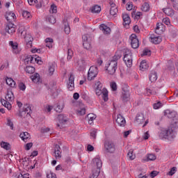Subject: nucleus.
I'll list each match as a JSON object with an SVG mask.
<instances>
[{
  "instance_id": "obj_1",
  "label": "nucleus",
  "mask_w": 178,
  "mask_h": 178,
  "mask_svg": "<svg viewBox=\"0 0 178 178\" xmlns=\"http://www.w3.org/2000/svg\"><path fill=\"white\" fill-rule=\"evenodd\" d=\"M122 58L120 54H116L111 60L106 64V70H107L108 74L113 75L116 73L118 70V60Z\"/></svg>"
},
{
  "instance_id": "obj_2",
  "label": "nucleus",
  "mask_w": 178,
  "mask_h": 178,
  "mask_svg": "<svg viewBox=\"0 0 178 178\" xmlns=\"http://www.w3.org/2000/svg\"><path fill=\"white\" fill-rule=\"evenodd\" d=\"M5 98L6 100L3 99H1L0 102L3 105V106L7 108L8 111H10V109H12V104H10V102H13L15 99V95H13V92L10 90L7 91Z\"/></svg>"
},
{
  "instance_id": "obj_3",
  "label": "nucleus",
  "mask_w": 178,
  "mask_h": 178,
  "mask_svg": "<svg viewBox=\"0 0 178 178\" xmlns=\"http://www.w3.org/2000/svg\"><path fill=\"white\" fill-rule=\"evenodd\" d=\"M159 137L161 140H169L172 141L173 138H176V133L173 131L172 129H162L159 134Z\"/></svg>"
},
{
  "instance_id": "obj_4",
  "label": "nucleus",
  "mask_w": 178,
  "mask_h": 178,
  "mask_svg": "<svg viewBox=\"0 0 178 178\" xmlns=\"http://www.w3.org/2000/svg\"><path fill=\"white\" fill-rule=\"evenodd\" d=\"M124 62L127 67H131L133 65V53L129 49H126L124 53Z\"/></svg>"
},
{
  "instance_id": "obj_5",
  "label": "nucleus",
  "mask_w": 178,
  "mask_h": 178,
  "mask_svg": "<svg viewBox=\"0 0 178 178\" xmlns=\"http://www.w3.org/2000/svg\"><path fill=\"white\" fill-rule=\"evenodd\" d=\"M97 76H98V67L95 65H92L88 70V80L91 81L92 80H94Z\"/></svg>"
},
{
  "instance_id": "obj_6",
  "label": "nucleus",
  "mask_w": 178,
  "mask_h": 178,
  "mask_svg": "<svg viewBox=\"0 0 178 178\" xmlns=\"http://www.w3.org/2000/svg\"><path fill=\"white\" fill-rule=\"evenodd\" d=\"M104 151L108 154H113L116 151V145L112 141H106L104 143Z\"/></svg>"
},
{
  "instance_id": "obj_7",
  "label": "nucleus",
  "mask_w": 178,
  "mask_h": 178,
  "mask_svg": "<svg viewBox=\"0 0 178 178\" xmlns=\"http://www.w3.org/2000/svg\"><path fill=\"white\" fill-rule=\"evenodd\" d=\"M129 40L131 41V45L132 48H134V49H137V48L140 47V42L136 34L131 35V36L129 37Z\"/></svg>"
},
{
  "instance_id": "obj_8",
  "label": "nucleus",
  "mask_w": 178,
  "mask_h": 178,
  "mask_svg": "<svg viewBox=\"0 0 178 178\" xmlns=\"http://www.w3.org/2000/svg\"><path fill=\"white\" fill-rule=\"evenodd\" d=\"M83 46L86 49H88L91 47V38L90 35L86 34L82 36Z\"/></svg>"
},
{
  "instance_id": "obj_9",
  "label": "nucleus",
  "mask_w": 178,
  "mask_h": 178,
  "mask_svg": "<svg viewBox=\"0 0 178 178\" xmlns=\"http://www.w3.org/2000/svg\"><path fill=\"white\" fill-rule=\"evenodd\" d=\"M93 163V168L92 170H99V172L101 173V168H102V161L101 159L96 157L92 160Z\"/></svg>"
},
{
  "instance_id": "obj_10",
  "label": "nucleus",
  "mask_w": 178,
  "mask_h": 178,
  "mask_svg": "<svg viewBox=\"0 0 178 178\" xmlns=\"http://www.w3.org/2000/svg\"><path fill=\"white\" fill-rule=\"evenodd\" d=\"M149 40L150 42L155 44H161V42H162V38L154 33H149Z\"/></svg>"
},
{
  "instance_id": "obj_11",
  "label": "nucleus",
  "mask_w": 178,
  "mask_h": 178,
  "mask_svg": "<svg viewBox=\"0 0 178 178\" xmlns=\"http://www.w3.org/2000/svg\"><path fill=\"white\" fill-rule=\"evenodd\" d=\"M58 123L57 124V127L62 129L63 124L67 122V117L65 116L63 114L58 115Z\"/></svg>"
},
{
  "instance_id": "obj_12",
  "label": "nucleus",
  "mask_w": 178,
  "mask_h": 178,
  "mask_svg": "<svg viewBox=\"0 0 178 178\" xmlns=\"http://www.w3.org/2000/svg\"><path fill=\"white\" fill-rule=\"evenodd\" d=\"M96 95H97L98 96L102 95V98L105 102H106V101L109 99V98L108 97V90L106 89H96Z\"/></svg>"
},
{
  "instance_id": "obj_13",
  "label": "nucleus",
  "mask_w": 178,
  "mask_h": 178,
  "mask_svg": "<svg viewBox=\"0 0 178 178\" xmlns=\"http://www.w3.org/2000/svg\"><path fill=\"white\" fill-rule=\"evenodd\" d=\"M16 31V25L12 22H8L6 26V32L8 34H13Z\"/></svg>"
},
{
  "instance_id": "obj_14",
  "label": "nucleus",
  "mask_w": 178,
  "mask_h": 178,
  "mask_svg": "<svg viewBox=\"0 0 178 178\" xmlns=\"http://www.w3.org/2000/svg\"><path fill=\"white\" fill-rule=\"evenodd\" d=\"M62 151L60 149V146L58 145H56L54 147V156H55L56 159H60L62 158Z\"/></svg>"
},
{
  "instance_id": "obj_15",
  "label": "nucleus",
  "mask_w": 178,
  "mask_h": 178,
  "mask_svg": "<svg viewBox=\"0 0 178 178\" xmlns=\"http://www.w3.org/2000/svg\"><path fill=\"white\" fill-rule=\"evenodd\" d=\"M67 88L70 91H73L74 90V76L72 74L69 77Z\"/></svg>"
},
{
  "instance_id": "obj_16",
  "label": "nucleus",
  "mask_w": 178,
  "mask_h": 178,
  "mask_svg": "<svg viewBox=\"0 0 178 178\" xmlns=\"http://www.w3.org/2000/svg\"><path fill=\"white\" fill-rule=\"evenodd\" d=\"M6 19L8 23H12L13 22L16 21V15L10 11L7 12L6 14Z\"/></svg>"
},
{
  "instance_id": "obj_17",
  "label": "nucleus",
  "mask_w": 178,
  "mask_h": 178,
  "mask_svg": "<svg viewBox=\"0 0 178 178\" xmlns=\"http://www.w3.org/2000/svg\"><path fill=\"white\" fill-rule=\"evenodd\" d=\"M122 19H123V26L125 27L129 28L130 23H131V19H130V16L128 14H122Z\"/></svg>"
},
{
  "instance_id": "obj_18",
  "label": "nucleus",
  "mask_w": 178,
  "mask_h": 178,
  "mask_svg": "<svg viewBox=\"0 0 178 178\" xmlns=\"http://www.w3.org/2000/svg\"><path fill=\"white\" fill-rule=\"evenodd\" d=\"M116 123H118V125H120L121 127H124L126 125V120L124 118L122 115L118 114L117 115V119H116Z\"/></svg>"
},
{
  "instance_id": "obj_19",
  "label": "nucleus",
  "mask_w": 178,
  "mask_h": 178,
  "mask_svg": "<svg viewBox=\"0 0 178 178\" xmlns=\"http://www.w3.org/2000/svg\"><path fill=\"white\" fill-rule=\"evenodd\" d=\"M26 115V118L30 116L31 113V106L29 104H26L24 106L23 111L21 112V116L22 115Z\"/></svg>"
},
{
  "instance_id": "obj_20",
  "label": "nucleus",
  "mask_w": 178,
  "mask_h": 178,
  "mask_svg": "<svg viewBox=\"0 0 178 178\" xmlns=\"http://www.w3.org/2000/svg\"><path fill=\"white\" fill-rule=\"evenodd\" d=\"M158 92V88L155 86H152L149 88H146V94L147 95H155Z\"/></svg>"
},
{
  "instance_id": "obj_21",
  "label": "nucleus",
  "mask_w": 178,
  "mask_h": 178,
  "mask_svg": "<svg viewBox=\"0 0 178 178\" xmlns=\"http://www.w3.org/2000/svg\"><path fill=\"white\" fill-rule=\"evenodd\" d=\"M165 116H167L169 119H174L177 115L176 111H170V110H165L164 112Z\"/></svg>"
},
{
  "instance_id": "obj_22",
  "label": "nucleus",
  "mask_w": 178,
  "mask_h": 178,
  "mask_svg": "<svg viewBox=\"0 0 178 178\" xmlns=\"http://www.w3.org/2000/svg\"><path fill=\"white\" fill-rule=\"evenodd\" d=\"M121 99L123 102H127L130 100V92L127 90H124L122 92Z\"/></svg>"
},
{
  "instance_id": "obj_23",
  "label": "nucleus",
  "mask_w": 178,
  "mask_h": 178,
  "mask_svg": "<svg viewBox=\"0 0 178 178\" xmlns=\"http://www.w3.org/2000/svg\"><path fill=\"white\" fill-rule=\"evenodd\" d=\"M145 120V119L144 118V114L143 113L137 114L136 117V122L138 124H143Z\"/></svg>"
},
{
  "instance_id": "obj_24",
  "label": "nucleus",
  "mask_w": 178,
  "mask_h": 178,
  "mask_svg": "<svg viewBox=\"0 0 178 178\" xmlns=\"http://www.w3.org/2000/svg\"><path fill=\"white\" fill-rule=\"evenodd\" d=\"M100 30H102V31L104 33V34H106L108 35V34H111V28H109L108 26H106V24H101L99 26Z\"/></svg>"
},
{
  "instance_id": "obj_25",
  "label": "nucleus",
  "mask_w": 178,
  "mask_h": 178,
  "mask_svg": "<svg viewBox=\"0 0 178 178\" xmlns=\"http://www.w3.org/2000/svg\"><path fill=\"white\" fill-rule=\"evenodd\" d=\"M118 12H119V10H118L116 4L114 3H111L110 15H111V16H115L117 15Z\"/></svg>"
},
{
  "instance_id": "obj_26",
  "label": "nucleus",
  "mask_w": 178,
  "mask_h": 178,
  "mask_svg": "<svg viewBox=\"0 0 178 178\" xmlns=\"http://www.w3.org/2000/svg\"><path fill=\"white\" fill-rule=\"evenodd\" d=\"M55 67H56V64L55 63H51L49 65V70H48V75L52 76L55 72Z\"/></svg>"
},
{
  "instance_id": "obj_27",
  "label": "nucleus",
  "mask_w": 178,
  "mask_h": 178,
  "mask_svg": "<svg viewBox=\"0 0 178 178\" xmlns=\"http://www.w3.org/2000/svg\"><path fill=\"white\" fill-rule=\"evenodd\" d=\"M77 66L79 69V70H83L87 66V63L86 62V60L83 58H81L78 62H77Z\"/></svg>"
},
{
  "instance_id": "obj_28",
  "label": "nucleus",
  "mask_w": 178,
  "mask_h": 178,
  "mask_svg": "<svg viewBox=\"0 0 178 178\" xmlns=\"http://www.w3.org/2000/svg\"><path fill=\"white\" fill-rule=\"evenodd\" d=\"M24 40L26 42V45L28 47H31L33 44V36L30 34H26V36L24 37Z\"/></svg>"
},
{
  "instance_id": "obj_29",
  "label": "nucleus",
  "mask_w": 178,
  "mask_h": 178,
  "mask_svg": "<svg viewBox=\"0 0 178 178\" xmlns=\"http://www.w3.org/2000/svg\"><path fill=\"white\" fill-rule=\"evenodd\" d=\"M163 12L165 13L167 16H170V17L175 16V10L170 8H163Z\"/></svg>"
},
{
  "instance_id": "obj_30",
  "label": "nucleus",
  "mask_w": 178,
  "mask_h": 178,
  "mask_svg": "<svg viewBox=\"0 0 178 178\" xmlns=\"http://www.w3.org/2000/svg\"><path fill=\"white\" fill-rule=\"evenodd\" d=\"M19 137L24 143H27V140H30L31 136L29 132H22L20 134Z\"/></svg>"
},
{
  "instance_id": "obj_31",
  "label": "nucleus",
  "mask_w": 178,
  "mask_h": 178,
  "mask_svg": "<svg viewBox=\"0 0 178 178\" xmlns=\"http://www.w3.org/2000/svg\"><path fill=\"white\" fill-rule=\"evenodd\" d=\"M6 83L12 88H15V87H16V82H15V81L12 78H7L6 79Z\"/></svg>"
},
{
  "instance_id": "obj_32",
  "label": "nucleus",
  "mask_w": 178,
  "mask_h": 178,
  "mask_svg": "<svg viewBox=\"0 0 178 178\" xmlns=\"http://www.w3.org/2000/svg\"><path fill=\"white\" fill-rule=\"evenodd\" d=\"M87 119L88 120V123L90 124H92L94 123V120L97 119V115L94 113H90L87 115Z\"/></svg>"
},
{
  "instance_id": "obj_33",
  "label": "nucleus",
  "mask_w": 178,
  "mask_h": 178,
  "mask_svg": "<svg viewBox=\"0 0 178 178\" xmlns=\"http://www.w3.org/2000/svg\"><path fill=\"white\" fill-rule=\"evenodd\" d=\"M31 79L33 83H40L41 81V78L40 77V74L35 73L31 76Z\"/></svg>"
},
{
  "instance_id": "obj_34",
  "label": "nucleus",
  "mask_w": 178,
  "mask_h": 178,
  "mask_svg": "<svg viewBox=\"0 0 178 178\" xmlns=\"http://www.w3.org/2000/svg\"><path fill=\"white\" fill-rule=\"evenodd\" d=\"M155 33L156 34H161V33H163V24L159 23L156 24Z\"/></svg>"
},
{
  "instance_id": "obj_35",
  "label": "nucleus",
  "mask_w": 178,
  "mask_h": 178,
  "mask_svg": "<svg viewBox=\"0 0 178 178\" xmlns=\"http://www.w3.org/2000/svg\"><path fill=\"white\" fill-rule=\"evenodd\" d=\"M149 80L151 81V83H154V81H156V80H158V75L156 74V72H152L149 75Z\"/></svg>"
},
{
  "instance_id": "obj_36",
  "label": "nucleus",
  "mask_w": 178,
  "mask_h": 178,
  "mask_svg": "<svg viewBox=\"0 0 178 178\" xmlns=\"http://www.w3.org/2000/svg\"><path fill=\"white\" fill-rule=\"evenodd\" d=\"M148 67H149V66L147 63V61L145 60H142L140 63V70L144 72L145 70H147V69H148Z\"/></svg>"
},
{
  "instance_id": "obj_37",
  "label": "nucleus",
  "mask_w": 178,
  "mask_h": 178,
  "mask_svg": "<svg viewBox=\"0 0 178 178\" xmlns=\"http://www.w3.org/2000/svg\"><path fill=\"white\" fill-rule=\"evenodd\" d=\"M25 72L26 73H28L29 74H33V73H34V72H35V68L32 66H27L25 68Z\"/></svg>"
},
{
  "instance_id": "obj_38",
  "label": "nucleus",
  "mask_w": 178,
  "mask_h": 178,
  "mask_svg": "<svg viewBox=\"0 0 178 178\" xmlns=\"http://www.w3.org/2000/svg\"><path fill=\"white\" fill-rule=\"evenodd\" d=\"M15 178H30V174L29 173H19L15 176Z\"/></svg>"
},
{
  "instance_id": "obj_39",
  "label": "nucleus",
  "mask_w": 178,
  "mask_h": 178,
  "mask_svg": "<svg viewBox=\"0 0 178 178\" xmlns=\"http://www.w3.org/2000/svg\"><path fill=\"white\" fill-rule=\"evenodd\" d=\"M22 16L24 19H26V20H29V19H31V14L30 12L24 10L22 11Z\"/></svg>"
},
{
  "instance_id": "obj_40",
  "label": "nucleus",
  "mask_w": 178,
  "mask_h": 178,
  "mask_svg": "<svg viewBox=\"0 0 178 178\" xmlns=\"http://www.w3.org/2000/svg\"><path fill=\"white\" fill-rule=\"evenodd\" d=\"M141 10L143 12H148L149 10V4L147 2L143 3L141 6Z\"/></svg>"
},
{
  "instance_id": "obj_41",
  "label": "nucleus",
  "mask_w": 178,
  "mask_h": 178,
  "mask_svg": "<svg viewBox=\"0 0 178 178\" xmlns=\"http://www.w3.org/2000/svg\"><path fill=\"white\" fill-rule=\"evenodd\" d=\"M92 13H99L101 12V6L96 5L92 7L91 9Z\"/></svg>"
},
{
  "instance_id": "obj_42",
  "label": "nucleus",
  "mask_w": 178,
  "mask_h": 178,
  "mask_svg": "<svg viewBox=\"0 0 178 178\" xmlns=\"http://www.w3.org/2000/svg\"><path fill=\"white\" fill-rule=\"evenodd\" d=\"M77 115L79 116H83L86 113V108L85 107H81L77 109L76 111Z\"/></svg>"
},
{
  "instance_id": "obj_43",
  "label": "nucleus",
  "mask_w": 178,
  "mask_h": 178,
  "mask_svg": "<svg viewBox=\"0 0 178 178\" xmlns=\"http://www.w3.org/2000/svg\"><path fill=\"white\" fill-rule=\"evenodd\" d=\"M155 159H156V156L153 154H147L146 161L147 162H149V161H155Z\"/></svg>"
},
{
  "instance_id": "obj_44",
  "label": "nucleus",
  "mask_w": 178,
  "mask_h": 178,
  "mask_svg": "<svg viewBox=\"0 0 178 178\" xmlns=\"http://www.w3.org/2000/svg\"><path fill=\"white\" fill-rule=\"evenodd\" d=\"M92 175L91 177H90L89 178H97L98 177V176H99V169L98 170H92Z\"/></svg>"
},
{
  "instance_id": "obj_45",
  "label": "nucleus",
  "mask_w": 178,
  "mask_h": 178,
  "mask_svg": "<svg viewBox=\"0 0 178 178\" xmlns=\"http://www.w3.org/2000/svg\"><path fill=\"white\" fill-rule=\"evenodd\" d=\"M127 156L129 159H130L131 161H133V159H136V154L133 153L132 149L129 150V152L127 154Z\"/></svg>"
},
{
  "instance_id": "obj_46",
  "label": "nucleus",
  "mask_w": 178,
  "mask_h": 178,
  "mask_svg": "<svg viewBox=\"0 0 178 178\" xmlns=\"http://www.w3.org/2000/svg\"><path fill=\"white\" fill-rule=\"evenodd\" d=\"M90 138L95 140L97 138V129H92L90 131Z\"/></svg>"
},
{
  "instance_id": "obj_47",
  "label": "nucleus",
  "mask_w": 178,
  "mask_h": 178,
  "mask_svg": "<svg viewBox=\"0 0 178 178\" xmlns=\"http://www.w3.org/2000/svg\"><path fill=\"white\" fill-rule=\"evenodd\" d=\"M50 13H56L58 12L57 7L55 4H52L49 10Z\"/></svg>"
},
{
  "instance_id": "obj_48",
  "label": "nucleus",
  "mask_w": 178,
  "mask_h": 178,
  "mask_svg": "<svg viewBox=\"0 0 178 178\" xmlns=\"http://www.w3.org/2000/svg\"><path fill=\"white\" fill-rule=\"evenodd\" d=\"M64 31L65 34H70V26H69V24H65Z\"/></svg>"
},
{
  "instance_id": "obj_49",
  "label": "nucleus",
  "mask_w": 178,
  "mask_h": 178,
  "mask_svg": "<svg viewBox=\"0 0 178 178\" xmlns=\"http://www.w3.org/2000/svg\"><path fill=\"white\" fill-rule=\"evenodd\" d=\"M9 143H6V142H3V141H2L1 143V148H3L4 149H10V147H9Z\"/></svg>"
},
{
  "instance_id": "obj_50",
  "label": "nucleus",
  "mask_w": 178,
  "mask_h": 178,
  "mask_svg": "<svg viewBox=\"0 0 178 178\" xmlns=\"http://www.w3.org/2000/svg\"><path fill=\"white\" fill-rule=\"evenodd\" d=\"M176 172H177V168L173 167V168H171V170L168 173V175L169 176H173V175H175V173H176Z\"/></svg>"
},
{
  "instance_id": "obj_51",
  "label": "nucleus",
  "mask_w": 178,
  "mask_h": 178,
  "mask_svg": "<svg viewBox=\"0 0 178 178\" xmlns=\"http://www.w3.org/2000/svg\"><path fill=\"white\" fill-rule=\"evenodd\" d=\"M73 57V50L71 49H68L67 51V60H70Z\"/></svg>"
},
{
  "instance_id": "obj_52",
  "label": "nucleus",
  "mask_w": 178,
  "mask_h": 178,
  "mask_svg": "<svg viewBox=\"0 0 178 178\" xmlns=\"http://www.w3.org/2000/svg\"><path fill=\"white\" fill-rule=\"evenodd\" d=\"M34 59L35 57H33L32 56H29L27 58L25 59L26 62H27V63H34Z\"/></svg>"
},
{
  "instance_id": "obj_53",
  "label": "nucleus",
  "mask_w": 178,
  "mask_h": 178,
  "mask_svg": "<svg viewBox=\"0 0 178 178\" xmlns=\"http://www.w3.org/2000/svg\"><path fill=\"white\" fill-rule=\"evenodd\" d=\"M172 2V6L175 10H178V0H171Z\"/></svg>"
},
{
  "instance_id": "obj_54",
  "label": "nucleus",
  "mask_w": 178,
  "mask_h": 178,
  "mask_svg": "<svg viewBox=\"0 0 178 178\" xmlns=\"http://www.w3.org/2000/svg\"><path fill=\"white\" fill-rule=\"evenodd\" d=\"M143 56H149V55H151V51L148 49H145L143 50V53L142 54Z\"/></svg>"
},
{
  "instance_id": "obj_55",
  "label": "nucleus",
  "mask_w": 178,
  "mask_h": 178,
  "mask_svg": "<svg viewBox=\"0 0 178 178\" xmlns=\"http://www.w3.org/2000/svg\"><path fill=\"white\" fill-rule=\"evenodd\" d=\"M96 86H97V88H96V90H104V89H106L105 88L103 87V85L101 82H97L96 83Z\"/></svg>"
},
{
  "instance_id": "obj_56",
  "label": "nucleus",
  "mask_w": 178,
  "mask_h": 178,
  "mask_svg": "<svg viewBox=\"0 0 178 178\" xmlns=\"http://www.w3.org/2000/svg\"><path fill=\"white\" fill-rule=\"evenodd\" d=\"M9 44L10 47H12L13 49H14V51H16V49H17V43H15L13 42V41H10Z\"/></svg>"
},
{
  "instance_id": "obj_57",
  "label": "nucleus",
  "mask_w": 178,
  "mask_h": 178,
  "mask_svg": "<svg viewBox=\"0 0 178 178\" xmlns=\"http://www.w3.org/2000/svg\"><path fill=\"white\" fill-rule=\"evenodd\" d=\"M111 88L113 91H116L118 90V86L116 85V83L112 82L111 84Z\"/></svg>"
},
{
  "instance_id": "obj_58",
  "label": "nucleus",
  "mask_w": 178,
  "mask_h": 178,
  "mask_svg": "<svg viewBox=\"0 0 178 178\" xmlns=\"http://www.w3.org/2000/svg\"><path fill=\"white\" fill-rule=\"evenodd\" d=\"M161 106H162V103H161V102H158L157 103H155L153 105L154 109H159V108H161Z\"/></svg>"
},
{
  "instance_id": "obj_59",
  "label": "nucleus",
  "mask_w": 178,
  "mask_h": 178,
  "mask_svg": "<svg viewBox=\"0 0 178 178\" xmlns=\"http://www.w3.org/2000/svg\"><path fill=\"white\" fill-rule=\"evenodd\" d=\"M55 110L56 111V112L60 113L62 111H63V105H60V104L57 105Z\"/></svg>"
},
{
  "instance_id": "obj_60",
  "label": "nucleus",
  "mask_w": 178,
  "mask_h": 178,
  "mask_svg": "<svg viewBox=\"0 0 178 178\" xmlns=\"http://www.w3.org/2000/svg\"><path fill=\"white\" fill-rule=\"evenodd\" d=\"M18 87L22 91H25L26 90V85L23 82L19 83Z\"/></svg>"
},
{
  "instance_id": "obj_61",
  "label": "nucleus",
  "mask_w": 178,
  "mask_h": 178,
  "mask_svg": "<svg viewBox=\"0 0 178 178\" xmlns=\"http://www.w3.org/2000/svg\"><path fill=\"white\" fill-rule=\"evenodd\" d=\"M49 22L51 23V24H55V23H56V19L54 16L51 15L49 17Z\"/></svg>"
},
{
  "instance_id": "obj_62",
  "label": "nucleus",
  "mask_w": 178,
  "mask_h": 178,
  "mask_svg": "<svg viewBox=\"0 0 178 178\" xmlns=\"http://www.w3.org/2000/svg\"><path fill=\"white\" fill-rule=\"evenodd\" d=\"M163 23H164V24H166L167 26H169L170 24V19H169V17H165L163 19Z\"/></svg>"
},
{
  "instance_id": "obj_63",
  "label": "nucleus",
  "mask_w": 178,
  "mask_h": 178,
  "mask_svg": "<svg viewBox=\"0 0 178 178\" xmlns=\"http://www.w3.org/2000/svg\"><path fill=\"white\" fill-rule=\"evenodd\" d=\"M31 147H33V143H29L25 146V149L26 151H30Z\"/></svg>"
},
{
  "instance_id": "obj_64",
  "label": "nucleus",
  "mask_w": 178,
  "mask_h": 178,
  "mask_svg": "<svg viewBox=\"0 0 178 178\" xmlns=\"http://www.w3.org/2000/svg\"><path fill=\"white\" fill-rule=\"evenodd\" d=\"M47 178H56V175L55 173L50 172L49 174L47 175Z\"/></svg>"
}]
</instances>
